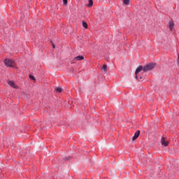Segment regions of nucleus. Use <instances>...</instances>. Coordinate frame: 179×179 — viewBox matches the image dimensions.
<instances>
[{
    "label": "nucleus",
    "mask_w": 179,
    "mask_h": 179,
    "mask_svg": "<svg viewBox=\"0 0 179 179\" xmlns=\"http://www.w3.org/2000/svg\"><path fill=\"white\" fill-rule=\"evenodd\" d=\"M161 143L163 146H169V141H166L164 137H162L161 139Z\"/></svg>",
    "instance_id": "7ed1b4c3"
},
{
    "label": "nucleus",
    "mask_w": 179,
    "mask_h": 179,
    "mask_svg": "<svg viewBox=\"0 0 179 179\" xmlns=\"http://www.w3.org/2000/svg\"><path fill=\"white\" fill-rule=\"evenodd\" d=\"M8 85L10 86L11 87H13V89H17V85H15V83L13 81H8Z\"/></svg>",
    "instance_id": "423d86ee"
},
{
    "label": "nucleus",
    "mask_w": 179,
    "mask_h": 179,
    "mask_svg": "<svg viewBox=\"0 0 179 179\" xmlns=\"http://www.w3.org/2000/svg\"><path fill=\"white\" fill-rule=\"evenodd\" d=\"M169 29L171 31H173V29H174V21H169Z\"/></svg>",
    "instance_id": "0eeeda50"
},
{
    "label": "nucleus",
    "mask_w": 179,
    "mask_h": 179,
    "mask_svg": "<svg viewBox=\"0 0 179 179\" xmlns=\"http://www.w3.org/2000/svg\"><path fill=\"white\" fill-rule=\"evenodd\" d=\"M156 66V64L155 63H150L147 65H145L144 67L142 66H138L135 72L136 75V79H138V80H142L144 76H138V73L141 72V71H143V72H148V71H151V69H153Z\"/></svg>",
    "instance_id": "f257e3e1"
},
{
    "label": "nucleus",
    "mask_w": 179,
    "mask_h": 179,
    "mask_svg": "<svg viewBox=\"0 0 179 179\" xmlns=\"http://www.w3.org/2000/svg\"><path fill=\"white\" fill-rule=\"evenodd\" d=\"M66 160H69V158H66Z\"/></svg>",
    "instance_id": "dca6fc26"
},
{
    "label": "nucleus",
    "mask_w": 179,
    "mask_h": 179,
    "mask_svg": "<svg viewBox=\"0 0 179 179\" xmlns=\"http://www.w3.org/2000/svg\"><path fill=\"white\" fill-rule=\"evenodd\" d=\"M89 3L87 5L88 8H92L93 6V0H88Z\"/></svg>",
    "instance_id": "6e6552de"
},
{
    "label": "nucleus",
    "mask_w": 179,
    "mask_h": 179,
    "mask_svg": "<svg viewBox=\"0 0 179 179\" xmlns=\"http://www.w3.org/2000/svg\"><path fill=\"white\" fill-rule=\"evenodd\" d=\"M56 92H57V93H61L62 92V87H57L55 89Z\"/></svg>",
    "instance_id": "9d476101"
},
{
    "label": "nucleus",
    "mask_w": 179,
    "mask_h": 179,
    "mask_svg": "<svg viewBox=\"0 0 179 179\" xmlns=\"http://www.w3.org/2000/svg\"><path fill=\"white\" fill-rule=\"evenodd\" d=\"M63 3H64V5H67L68 4V0H63Z\"/></svg>",
    "instance_id": "4468645a"
},
{
    "label": "nucleus",
    "mask_w": 179,
    "mask_h": 179,
    "mask_svg": "<svg viewBox=\"0 0 179 179\" xmlns=\"http://www.w3.org/2000/svg\"><path fill=\"white\" fill-rule=\"evenodd\" d=\"M29 78L31 79V80H36V78L33 76H29Z\"/></svg>",
    "instance_id": "ddd939ff"
},
{
    "label": "nucleus",
    "mask_w": 179,
    "mask_h": 179,
    "mask_svg": "<svg viewBox=\"0 0 179 179\" xmlns=\"http://www.w3.org/2000/svg\"><path fill=\"white\" fill-rule=\"evenodd\" d=\"M124 5H129V0H123Z\"/></svg>",
    "instance_id": "f8f14e48"
},
{
    "label": "nucleus",
    "mask_w": 179,
    "mask_h": 179,
    "mask_svg": "<svg viewBox=\"0 0 179 179\" xmlns=\"http://www.w3.org/2000/svg\"><path fill=\"white\" fill-rule=\"evenodd\" d=\"M53 48H55V45L52 44Z\"/></svg>",
    "instance_id": "2eb2a0df"
},
{
    "label": "nucleus",
    "mask_w": 179,
    "mask_h": 179,
    "mask_svg": "<svg viewBox=\"0 0 179 179\" xmlns=\"http://www.w3.org/2000/svg\"><path fill=\"white\" fill-rule=\"evenodd\" d=\"M4 64L6 66H9L10 68H16V66H15V61L13 59H6L4 60Z\"/></svg>",
    "instance_id": "f03ea898"
},
{
    "label": "nucleus",
    "mask_w": 179,
    "mask_h": 179,
    "mask_svg": "<svg viewBox=\"0 0 179 179\" xmlns=\"http://www.w3.org/2000/svg\"><path fill=\"white\" fill-rule=\"evenodd\" d=\"M85 59V57L83 56H77L73 59V62H77V61H83Z\"/></svg>",
    "instance_id": "20e7f679"
},
{
    "label": "nucleus",
    "mask_w": 179,
    "mask_h": 179,
    "mask_svg": "<svg viewBox=\"0 0 179 179\" xmlns=\"http://www.w3.org/2000/svg\"><path fill=\"white\" fill-rule=\"evenodd\" d=\"M139 135H141V131L138 130L134 134V136H133L132 140L136 141V139H138V138L139 137Z\"/></svg>",
    "instance_id": "39448f33"
},
{
    "label": "nucleus",
    "mask_w": 179,
    "mask_h": 179,
    "mask_svg": "<svg viewBox=\"0 0 179 179\" xmlns=\"http://www.w3.org/2000/svg\"><path fill=\"white\" fill-rule=\"evenodd\" d=\"M83 27L84 29H87V23L85 21L83 22Z\"/></svg>",
    "instance_id": "1a4fd4ad"
},
{
    "label": "nucleus",
    "mask_w": 179,
    "mask_h": 179,
    "mask_svg": "<svg viewBox=\"0 0 179 179\" xmlns=\"http://www.w3.org/2000/svg\"><path fill=\"white\" fill-rule=\"evenodd\" d=\"M102 69H103L104 72H107V65L104 64L102 67Z\"/></svg>",
    "instance_id": "9b49d317"
}]
</instances>
